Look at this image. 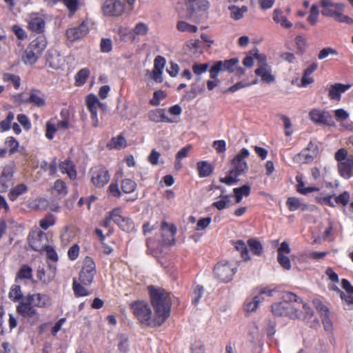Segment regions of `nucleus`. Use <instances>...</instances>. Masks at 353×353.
<instances>
[{
  "instance_id": "bb28decb",
  "label": "nucleus",
  "mask_w": 353,
  "mask_h": 353,
  "mask_svg": "<svg viewBox=\"0 0 353 353\" xmlns=\"http://www.w3.org/2000/svg\"><path fill=\"white\" fill-rule=\"evenodd\" d=\"M352 169L353 155H349L345 161L338 163L339 172L345 179H349L351 176Z\"/></svg>"
},
{
  "instance_id": "c03bdc74",
  "label": "nucleus",
  "mask_w": 353,
  "mask_h": 353,
  "mask_svg": "<svg viewBox=\"0 0 353 353\" xmlns=\"http://www.w3.org/2000/svg\"><path fill=\"white\" fill-rule=\"evenodd\" d=\"M197 170L201 177L208 176L212 171L211 165L207 161L199 162L197 163Z\"/></svg>"
},
{
  "instance_id": "9b49d317",
  "label": "nucleus",
  "mask_w": 353,
  "mask_h": 353,
  "mask_svg": "<svg viewBox=\"0 0 353 353\" xmlns=\"http://www.w3.org/2000/svg\"><path fill=\"white\" fill-rule=\"evenodd\" d=\"M310 119L316 124L325 125L331 127L336 125L332 116L325 110L313 109L309 113Z\"/></svg>"
},
{
  "instance_id": "7ed1b4c3",
  "label": "nucleus",
  "mask_w": 353,
  "mask_h": 353,
  "mask_svg": "<svg viewBox=\"0 0 353 353\" xmlns=\"http://www.w3.org/2000/svg\"><path fill=\"white\" fill-rule=\"evenodd\" d=\"M257 61V68L255 70L256 75L261 77L262 81L271 83L274 81L275 77L272 73V68L267 63L266 57L260 53H254Z\"/></svg>"
},
{
  "instance_id": "aec40b11",
  "label": "nucleus",
  "mask_w": 353,
  "mask_h": 353,
  "mask_svg": "<svg viewBox=\"0 0 353 353\" xmlns=\"http://www.w3.org/2000/svg\"><path fill=\"white\" fill-rule=\"evenodd\" d=\"M277 260L279 263L285 270H289L291 268L290 261L287 256L290 252V248L285 241L283 242L278 250Z\"/></svg>"
},
{
  "instance_id": "09e8293b",
  "label": "nucleus",
  "mask_w": 353,
  "mask_h": 353,
  "mask_svg": "<svg viewBox=\"0 0 353 353\" xmlns=\"http://www.w3.org/2000/svg\"><path fill=\"white\" fill-rule=\"evenodd\" d=\"M296 179L297 181V185H296L297 191L302 194H307L308 193L319 190V189L316 187L305 188L304 183L302 181L301 177L299 176H297L296 177Z\"/></svg>"
},
{
  "instance_id": "c85d7f7f",
  "label": "nucleus",
  "mask_w": 353,
  "mask_h": 353,
  "mask_svg": "<svg viewBox=\"0 0 353 353\" xmlns=\"http://www.w3.org/2000/svg\"><path fill=\"white\" fill-rule=\"evenodd\" d=\"M149 119L151 121L155 123L165 122V123H173L174 120L169 118L164 109H155L149 112L148 113Z\"/></svg>"
},
{
  "instance_id": "a878e982",
  "label": "nucleus",
  "mask_w": 353,
  "mask_h": 353,
  "mask_svg": "<svg viewBox=\"0 0 353 353\" xmlns=\"http://www.w3.org/2000/svg\"><path fill=\"white\" fill-rule=\"evenodd\" d=\"M13 176V165H9L4 167L0 176V192H4L9 187L10 182Z\"/></svg>"
},
{
  "instance_id": "a18cd8bd",
  "label": "nucleus",
  "mask_w": 353,
  "mask_h": 353,
  "mask_svg": "<svg viewBox=\"0 0 353 353\" xmlns=\"http://www.w3.org/2000/svg\"><path fill=\"white\" fill-rule=\"evenodd\" d=\"M46 137L49 140H52L54 138L55 132L58 130L56 124V119H51L47 121L46 124Z\"/></svg>"
},
{
  "instance_id": "412c9836",
  "label": "nucleus",
  "mask_w": 353,
  "mask_h": 353,
  "mask_svg": "<svg viewBox=\"0 0 353 353\" xmlns=\"http://www.w3.org/2000/svg\"><path fill=\"white\" fill-rule=\"evenodd\" d=\"M57 265L54 263H48L47 272L43 268L39 267L37 272V278L44 283H50L55 277Z\"/></svg>"
},
{
  "instance_id": "37998d69",
  "label": "nucleus",
  "mask_w": 353,
  "mask_h": 353,
  "mask_svg": "<svg viewBox=\"0 0 353 353\" xmlns=\"http://www.w3.org/2000/svg\"><path fill=\"white\" fill-rule=\"evenodd\" d=\"M294 305H298L300 316L301 315L302 311H303L305 314V318H310L312 316L313 310L306 303L303 302L301 298L298 297L297 301H294Z\"/></svg>"
},
{
  "instance_id": "6ab92c4d",
  "label": "nucleus",
  "mask_w": 353,
  "mask_h": 353,
  "mask_svg": "<svg viewBox=\"0 0 353 353\" xmlns=\"http://www.w3.org/2000/svg\"><path fill=\"white\" fill-rule=\"evenodd\" d=\"M319 150L316 144L310 142L307 147L301 151L296 157L297 162L301 163H307L312 161L318 154Z\"/></svg>"
},
{
  "instance_id": "a211bd4d",
  "label": "nucleus",
  "mask_w": 353,
  "mask_h": 353,
  "mask_svg": "<svg viewBox=\"0 0 353 353\" xmlns=\"http://www.w3.org/2000/svg\"><path fill=\"white\" fill-rule=\"evenodd\" d=\"M90 28V22L84 21L79 26L68 29L66 31V36L69 40L74 41L85 36L88 33Z\"/></svg>"
},
{
  "instance_id": "4be33fe9",
  "label": "nucleus",
  "mask_w": 353,
  "mask_h": 353,
  "mask_svg": "<svg viewBox=\"0 0 353 353\" xmlns=\"http://www.w3.org/2000/svg\"><path fill=\"white\" fill-rule=\"evenodd\" d=\"M27 300H29L34 306L38 307H48L52 304L51 298L46 294H29L27 296Z\"/></svg>"
},
{
  "instance_id": "39448f33",
  "label": "nucleus",
  "mask_w": 353,
  "mask_h": 353,
  "mask_svg": "<svg viewBox=\"0 0 353 353\" xmlns=\"http://www.w3.org/2000/svg\"><path fill=\"white\" fill-rule=\"evenodd\" d=\"M86 106L90 114V119L93 127L97 128L99 126V120L98 117V108H100L102 110H106L105 103H101L97 97L93 94H89L86 97Z\"/></svg>"
},
{
  "instance_id": "72a5a7b5",
  "label": "nucleus",
  "mask_w": 353,
  "mask_h": 353,
  "mask_svg": "<svg viewBox=\"0 0 353 353\" xmlns=\"http://www.w3.org/2000/svg\"><path fill=\"white\" fill-rule=\"evenodd\" d=\"M28 101L37 107H43L46 104V98L39 91H32L30 93Z\"/></svg>"
},
{
  "instance_id": "0e129e2a",
  "label": "nucleus",
  "mask_w": 353,
  "mask_h": 353,
  "mask_svg": "<svg viewBox=\"0 0 353 353\" xmlns=\"http://www.w3.org/2000/svg\"><path fill=\"white\" fill-rule=\"evenodd\" d=\"M32 268L27 265H23L20 268L17 275L20 279H30L32 278Z\"/></svg>"
},
{
  "instance_id": "5fc2aeb1",
  "label": "nucleus",
  "mask_w": 353,
  "mask_h": 353,
  "mask_svg": "<svg viewBox=\"0 0 353 353\" xmlns=\"http://www.w3.org/2000/svg\"><path fill=\"white\" fill-rule=\"evenodd\" d=\"M55 223V217L53 214H49L39 221L40 227L44 230H48L50 227L54 225Z\"/></svg>"
},
{
  "instance_id": "bf43d9fd",
  "label": "nucleus",
  "mask_w": 353,
  "mask_h": 353,
  "mask_svg": "<svg viewBox=\"0 0 353 353\" xmlns=\"http://www.w3.org/2000/svg\"><path fill=\"white\" fill-rule=\"evenodd\" d=\"M74 232L72 230L65 228L61 234V240L63 245H66L72 241Z\"/></svg>"
},
{
  "instance_id": "680f3d73",
  "label": "nucleus",
  "mask_w": 353,
  "mask_h": 353,
  "mask_svg": "<svg viewBox=\"0 0 353 353\" xmlns=\"http://www.w3.org/2000/svg\"><path fill=\"white\" fill-rule=\"evenodd\" d=\"M239 176L236 173H233L232 170H230L226 176L220 179V181L228 185H232L239 181L238 178Z\"/></svg>"
},
{
  "instance_id": "ddd939ff",
  "label": "nucleus",
  "mask_w": 353,
  "mask_h": 353,
  "mask_svg": "<svg viewBox=\"0 0 353 353\" xmlns=\"http://www.w3.org/2000/svg\"><path fill=\"white\" fill-rule=\"evenodd\" d=\"M91 181L97 187H103L110 180V174L105 168L97 166L93 168L91 171Z\"/></svg>"
},
{
  "instance_id": "603ef678",
  "label": "nucleus",
  "mask_w": 353,
  "mask_h": 353,
  "mask_svg": "<svg viewBox=\"0 0 353 353\" xmlns=\"http://www.w3.org/2000/svg\"><path fill=\"white\" fill-rule=\"evenodd\" d=\"M48 201L44 198L35 199L29 202L30 208L35 210L46 209L48 206Z\"/></svg>"
},
{
  "instance_id": "0eeeda50",
  "label": "nucleus",
  "mask_w": 353,
  "mask_h": 353,
  "mask_svg": "<svg viewBox=\"0 0 353 353\" xmlns=\"http://www.w3.org/2000/svg\"><path fill=\"white\" fill-rule=\"evenodd\" d=\"M96 272V265L93 260L90 257H85L79 274L81 283L85 285H90L93 281Z\"/></svg>"
},
{
  "instance_id": "393cba45",
  "label": "nucleus",
  "mask_w": 353,
  "mask_h": 353,
  "mask_svg": "<svg viewBox=\"0 0 353 353\" xmlns=\"http://www.w3.org/2000/svg\"><path fill=\"white\" fill-rule=\"evenodd\" d=\"M350 88L349 84L335 83L331 85L328 90V97L331 100L339 101L341 94L344 93Z\"/></svg>"
},
{
  "instance_id": "3c124183",
  "label": "nucleus",
  "mask_w": 353,
  "mask_h": 353,
  "mask_svg": "<svg viewBox=\"0 0 353 353\" xmlns=\"http://www.w3.org/2000/svg\"><path fill=\"white\" fill-rule=\"evenodd\" d=\"M90 74V70L88 68H83L80 70L75 75V81L77 85H83L88 76Z\"/></svg>"
},
{
  "instance_id": "6e6552de",
  "label": "nucleus",
  "mask_w": 353,
  "mask_h": 353,
  "mask_svg": "<svg viewBox=\"0 0 353 353\" xmlns=\"http://www.w3.org/2000/svg\"><path fill=\"white\" fill-rule=\"evenodd\" d=\"M250 152L246 148H243L239 151L232 162V168L231 170L233 171V173L241 175L248 170V165L245 161V159L248 158Z\"/></svg>"
},
{
  "instance_id": "6e6d98bb",
  "label": "nucleus",
  "mask_w": 353,
  "mask_h": 353,
  "mask_svg": "<svg viewBox=\"0 0 353 353\" xmlns=\"http://www.w3.org/2000/svg\"><path fill=\"white\" fill-rule=\"evenodd\" d=\"M319 15V7L316 4H313L311 6V8L310 10V14L307 18L308 22L311 25L314 26L318 22Z\"/></svg>"
},
{
  "instance_id": "338daca9",
  "label": "nucleus",
  "mask_w": 353,
  "mask_h": 353,
  "mask_svg": "<svg viewBox=\"0 0 353 353\" xmlns=\"http://www.w3.org/2000/svg\"><path fill=\"white\" fill-rule=\"evenodd\" d=\"M334 115L336 120L339 123H343L347 120L350 116L347 111L343 108H339L334 110Z\"/></svg>"
},
{
  "instance_id": "dca6fc26",
  "label": "nucleus",
  "mask_w": 353,
  "mask_h": 353,
  "mask_svg": "<svg viewBox=\"0 0 353 353\" xmlns=\"http://www.w3.org/2000/svg\"><path fill=\"white\" fill-rule=\"evenodd\" d=\"M320 6L322 8V14L330 17H333L339 10H344L345 7L344 3H334L332 0H321Z\"/></svg>"
},
{
  "instance_id": "8fccbe9b",
  "label": "nucleus",
  "mask_w": 353,
  "mask_h": 353,
  "mask_svg": "<svg viewBox=\"0 0 353 353\" xmlns=\"http://www.w3.org/2000/svg\"><path fill=\"white\" fill-rule=\"evenodd\" d=\"M286 204L290 211H295L299 208L304 210L305 205H303L298 198L289 197L287 200Z\"/></svg>"
},
{
  "instance_id": "79ce46f5",
  "label": "nucleus",
  "mask_w": 353,
  "mask_h": 353,
  "mask_svg": "<svg viewBox=\"0 0 353 353\" xmlns=\"http://www.w3.org/2000/svg\"><path fill=\"white\" fill-rule=\"evenodd\" d=\"M40 55L39 54L36 53L35 51H33L32 49L28 46L23 54V59L26 64L32 65L37 61Z\"/></svg>"
},
{
  "instance_id": "f03ea898",
  "label": "nucleus",
  "mask_w": 353,
  "mask_h": 353,
  "mask_svg": "<svg viewBox=\"0 0 353 353\" xmlns=\"http://www.w3.org/2000/svg\"><path fill=\"white\" fill-rule=\"evenodd\" d=\"M283 301L272 305V312L275 316H285L290 319L300 318L298 305H294V301L298 300V296L292 292H286L283 295Z\"/></svg>"
},
{
  "instance_id": "7c9ffc66",
  "label": "nucleus",
  "mask_w": 353,
  "mask_h": 353,
  "mask_svg": "<svg viewBox=\"0 0 353 353\" xmlns=\"http://www.w3.org/2000/svg\"><path fill=\"white\" fill-rule=\"evenodd\" d=\"M272 19L276 23L280 24L283 28H290L292 26V23L283 15V11L280 8L274 10Z\"/></svg>"
},
{
  "instance_id": "f257e3e1",
  "label": "nucleus",
  "mask_w": 353,
  "mask_h": 353,
  "mask_svg": "<svg viewBox=\"0 0 353 353\" xmlns=\"http://www.w3.org/2000/svg\"><path fill=\"white\" fill-rule=\"evenodd\" d=\"M148 289L155 310L154 318L152 319V310L145 301H134L130 304V309L142 324L149 326H159L170 315L171 305L170 295L161 288L150 285L148 287Z\"/></svg>"
},
{
  "instance_id": "2eb2a0df",
  "label": "nucleus",
  "mask_w": 353,
  "mask_h": 353,
  "mask_svg": "<svg viewBox=\"0 0 353 353\" xmlns=\"http://www.w3.org/2000/svg\"><path fill=\"white\" fill-rule=\"evenodd\" d=\"M185 5L189 17L192 18L199 12L206 11L210 3L208 0H188Z\"/></svg>"
},
{
  "instance_id": "a19ab883",
  "label": "nucleus",
  "mask_w": 353,
  "mask_h": 353,
  "mask_svg": "<svg viewBox=\"0 0 353 353\" xmlns=\"http://www.w3.org/2000/svg\"><path fill=\"white\" fill-rule=\"evenodd\" d=\"M149 30L148 26L143 22L137 23L132 30V34L130 35V38L134 40L135 36H145L148 34Z\"/></svg>"
},
{
  "instance_id": "473e14b6",
  "label": "nucleus",
  "mask_w": 353,
  "mask_h": 353,
  "mask_svg": "<svg viewBox=\"0 0 353 353\" xmlns=\"http://www.w3.org/2000/svg\"><path fill=\"white\" fill-rule=\"evenodd\" d=\"M59 168L61 172L67 174L70 179H74L76 178L77 172L74 169V165L70 160L66 159L61 162L59 165Z\"/></svg>"
},
{
  "instance_id": "2f4dec72",
  "label": "nucleus",
  "mask_w": 353,
  "mask_h": 353,
  "mask_svg": "<svg viewBox=\"0 0 353 353\" xmlns=\"http://www.w3.org/2000/svg\"><path fill=\"white\" fill-rule=\"evenodd\" d=\"M46 46L47 41L46 38L43 36H39L32 41L28 46L32 48L33 51H35L36 53L41 55L46 48Z\"/></svg>"
},
{
  "instance_id": "052dcab7",
  "label": "nucleus",
  "mask_w": 353,
  "mask_h": 353,
  "mask_svg": "<svg viewBox=\"0 0 353 353\" xmlns=\"http://www.w3.org/2000/svg\"><path fill=\"white\" fill-rule=\"evenodd\" d=\"M111 148L116 149H121L126 145V141L125 138L122 135H119L117 137L112 139L110 143Z\"/></svg>"
},
{
  "instance_id": "ea45409f",
  "label": "nucleus",
  "mask_w": 353,
  "mask_h": 353,
  "mask_svg": "<svg viewBox=\"0 0 353 353\" xmlns=\"http://www.w3.org/2000/svg\"><path fill=\"white\" fill-rule=\"evenodd\" d=\"M233 192L235 197V203H239L242 201L243 196H249L250 193V186L244 185L240 188H234Z\"/></svg>"
},
{
  "instance_id": "49530a36",
  "label": "nucleus",
  "mask_w": 353,
  "mask_h": 353,
  "mask_svg": "<svg viewBox=\"0 0 353 353\" xmlns=\"http://www.w3.org/2000/svg\"><path fill=\"white\" fill-rule=\"evenodd\" d=\"M248 245L253 254L260 256L263 253V246L256 239H250L248 241Z\"/></svg>"
},
{
  "instance_id": "69168bd1",
  "label": "nucleus",
  "mask_w": 353,
  "mask_h": 353,
  "mask_svg": "<svg viewBox=\"0 0 353 353\" xmlns=\"http://www.w3.org/2000/svg\"><path fill=\"white\" fill-rule=\"evenodd\" d=\"M281 118L283 123L285 136H291L294 132V130L290 118L285 115H282Z\"/></svg>"
},
{
  "instance_id": "f8f14e48",
  "label": "nucleus",
  "mask_w": 353,
  "mask_h": 353,
  "mask_svg": "<svg viewBox=\"0 0 353 353\" xmlns=\"http://www.w3.org/2000/svg\"><path fill=\"white\" fill-rule=\"evenodd\" d=\"M30 246L35 251L41 252L47 246V237L44 232L32 231L28 236Z\"/></svg>"
},
{
  "instance_id": "4468645a",
  "label": "nucleus",
  "mask_w": 353,
  "mask_h": 353,
  "mask_svg": "<svg viewBox=\"0 0 353 353\" xmlns=\"http://www.w3.org/2000/svg\"><path fill=\"white\" fill-rule=\"evenodd\" d=\"M313 304L321 318L324 330L326 332H331L333 329V325L331 319H330V311L328 308L324 305L319 299H314L313 301Z\"/></svg>"
},
{
  "instance_id": "20e7f679",
  "label": "nucleus",
  "mask_w": 353,
  "mask_h": 353,
  "mask_svg": "<svg viewBox=\"0 0 353 353\" xmlns=\"http://www.w3.org/2000/svg\"><path fill=\"white\" fill-rule=\"evenodd\" d=\"M34 307L29 300H27L26 296L19 303L17 311L32 324H35L39 321L40 314Z\"/></svg>"
},
{
  "instance_id": "c756f323",
  "label": "nucleus",
  "mask_w": 353,
  "mask_h": 353,
  "mask_svg": "<svg viewBox=\"0 0 353 353\" xmlns=\"http://www.w3.org/2000/svg\"><path fill=\"white\" fill-rule=\"evenodd\" d=\"M228 10L230 12V18L235 21H239L243 18L244 14L248 10V8L247 6H242L241 7H238L234 4L230 5L228 6Z\"/></svg>"
},
{
  "instance_id": "cd10ccee",
  "label": "nucleus",
  "mask_w": 353,
  "mask_h": 353,
  "mask_svg": "<svg viewBox=\"0 0 353 353\" xmlns=\"http://www.w3.org/2000/svg\"><path fill=\"white\" fill-rule=\"evenodd\" d=\"M46 64L52 69L58 70L63 65V58L56 50L49 51L47 54Z\"/></svg>"
},
{
  "instance_id": "4c0bfd02",
  "label": "nucleus",
  "mask_w": 353,
  "mask_h": 353,
  "mask_svg": "<svg viewBox=\"0 0 353 353\" xmlns=\"http://www.w3.org/2000/svg\"><path fill=\"white\" fill-rule=\"evenodd\" d=\"M234 248L239 252L241 258L245 261L251 259L246 244L241 240H238L232 242Z\"/></svg>"
},
{
  "instance_id": "c9c22d12",
  "label": "nucleus",
  "mask_w": 353,
  "mask_h": 353,
  "mask_svg": "<svg viewBox=\"0 0 353 353\" xmlns=\"http://www.w3.org/2000/svg\"><path fill=\"white\" fill-rule=\"evenodd\" d=\"M27 192V185L23 183H21L14 186L10 190L8 193V198L10 201H14L19 196L24 194Z\"/></svg>"
},
{
  "instance_id": "f3484780",
  "label": "nucleus",
  "mask_w": 353,
  "mask_h": 353,
  "mask_svg": "<svg viewBox=\"0 0 353 353\" xmlns=\"http://www.w3.org/2000/svg\"><path fill=\"white\" fill-rule=\"evenodd\" d=\"M102 9L105 15L120 16L124 12V5L119 0H105Z\"/></svg>"
},
{
  "instance_id": "e2e57ef3",
  "label": "nucleus",
  "mask_w": 353,
  "mask_h": 353,
  "mask_svg": "<svg viewBox=\"0 0 353 353\" xmlns=\"http://www.w3.org/2000/svg\"><path fill=\"white\" fill-rule=\"evenodd\" d=\"M70 12V16H72L78 10L79 0H60Z\"/></svg>"
},
{
  "instance_id": "e433bc0d",
  "label": "nucleus",
  "mask_w": 353,
  "mask_h": 353,
  "mask_svg": "<svg viewBox=\"0 0 353 353\" xmlns=\"http://www.w3.org/2000/svg\"><path fill=\"white\" fill-rule=\"evenodd\" d=\"M234 248L239 252L241 258L245 261L251 259L246 244L241 240H238L232 242Z\"/></svg>"
},
{
  "instance_id": "423d86ee",
  "label": "nucleus",
  "mask_w": 353,
  "mask_h": 353,
  "mask_svg": "<svg viewBox=\"0 0 353 353\" xmlns=\"http://www.w3.org/2000/svg\"><path fill=\"white\" fill-rule=\"evenodd\" d=\"M236 266L227 261H222L216 264L214 268L216 277L223 282L230 281L236 272Z\"/></svg>"
},
{
  "instance_id": "774afa93",
  "label": "nucleus",
  "mask_w": 353,
  "mask_h": 353,
  "mask_svg": "<svg viewBox=\"0 0 353 353\" xmlns=\"http://www.w3.org/2000/svg\"><path fill=\"white\" fill-rule=\"evenodd\" d=\"M344 10H339L338 11L333 18L340 22V23H345L347 24H353V19L350 18V17L345 15L343 14Z\"/></svg>"
},
{
  "instance_id": "864d4df0",
  "label": "nucleus",
  "mask_w": 353,
  "mask_h": 353,
  "mask_svg": "<svg viewBox=\"0 0 353 353\" xmlns=\"http://www.w3.org/2000/svg\"><path fill=\"white\" fill-rule=\"evenodd\" d=\"M212 71V68H210L209 70L210 79L207 81V88L209 90H212L221 83V81L218 79L219 73L216 72V75H214Z\"/></svg>"
},
{
  "instance_id": "b1692460",
  "label": "nucleus",
  "mask_w": 353,
  "mask_h": 353,
  "mask_svg": "<svg viewBox=\"0 0 353 353\" xmlns=\"http://www.w3.org/2000/svg\"><path fill=\"white\" fill-rule=\"evenodd\" d=\"M28 28L33 32H43L45 29V19L39 14H31L28 20Z\"/></svg>"
},
{
  "instance_id": "f704fd0d",
  "label": "nucleus",
  "mask_w": 353,
  "mask_h": 353,
  "mask_svg": "<svg viewBox=\"0 0 353 353\" xmlns=\"http://www.w3.org/2000/svg\"><path fill=\"white\" fill-rule=\"evenodd\" d=\"M264 297L256 295L251 299H247L244 303V310L247 312H253L256 310L259 304L263 302Z\"/></svg>"
},
{
  "instance_id": "1a4fd4ad",
  "label": "nucleus",
  "mask_w": 353,
  "mask_h": 353,
  "mask_svg": "<svg viewBox=\"0 0 353 353\" xmlns=\"http://www.w3.org/2000/svg\"><path fill=\"white\" fill-rule=\"evenodd\" d=\"M110 219L123 231L130 232L134 230L133 221L129 217L122 216L121 208L112 210L110 212Z\"/></svg>"
},
{
  "instance_id": "de8ad7c7",
  "label": "nucleus",
  "mask_w": 353,
  "mask_h": 353,
  "mask_svg": "<svg viewBox=\"0 0 353 353\" xmlns=\"http://www.w3.org/2000/svg\"><path fill=\"white\" fill-rule=\"evenodd\" d=\"M176 28L180 32L189 33H194L198 30L196 26L191 25L185 21H178Z\"/></svg>"
},
{
  "instance_id": "13d9d810",
  "label": "nucleus",
  "mask_w": 353,
  "mask_h": 353,
  "mask_svg": "<svg viewBox=\"0 0 353 353\" xmlns=\"http://www.w3.org/2000/svg\"><path fill=\"white\" fill-rule=\"evenodd\" d=\"M121 188L125 193L132 192L137 188V183L131 179H124L122 181Z\"/></svg>"
},
{
  "instance_id": "58836bf2",
  "label": "nucleus",
  "mask_w": 353,
  "mask_h": 353,
  "mask_svg": "<svg viewBox=\"0 0 353 353\" xmlns=\"http://www.w3.org/2000/svg\"><path fill=\"white\" fill-rule=\"evenodd\" d=\"M222 193H223V191H222ZM231 195L230 194H221L220 195V200L215 201L212 203V206L217 208L219 210H222L223 209L229 208L230 205H232L230 198Z\"/></svg>"
},
{
  "instance_id": "4d7b16f0",
  "label": "nucleus",
  "mask_w": 353,
  "mask_h": 353,
  "mask_svg": "<svg viewBox=\"0 0 353 353\" xmlns=\"http://www.w3.org/2000/svg\"><path fill=\"white\" fill-rule=\"evenodd\" d=\"M3 80L5 82H11L15 89H18L20 86V78L17 75L10 73H5L3 74Z\"/></svg>"
},
{
  "instance_id": "5701e85b",
  "label": "nucleus",
  "mask_w": 353,
  "mask_h": 353,
  "mask_svg": "<svg viewBox=\"0 0 353 353\" xmlns=\"http://www.w3.org/2000/svg\"><path fill=\"white\" fill-rule=\"evenodd\" d=\"M238 63V59H231L225 61H216L211 68H212V73L216 75V72L219 74L223 71H228L232 72L234 70V67Z\"/></svg>"
},
{
  "instance_id": "9d476101",
  "label": "nucleus",
  "mask_w": 353,
  "mask_h": 353,
  "mask_svg": "<svg viewBox=\"0 0 353 353\" xmlns=\"http://www.w3.org/2000/svg\"><path fill=\"white\" fill-rule=\"evenodd\" d=\"M176 228L174 225L163 222L161 228V236L157 239V243L162 245H172L174 243V234Z\"/></svg>"
}]
</instances>
